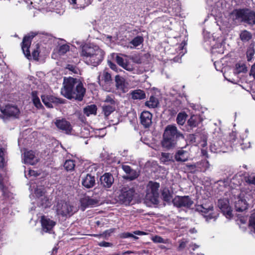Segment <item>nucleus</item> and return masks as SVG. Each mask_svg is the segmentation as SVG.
Returning <instances> with one entry per match:
<instances>
[{
	"mask_svg": "<svg viewBox=\"0 0 255 255\" xmlns=\"http://www.w3.org/2000/svg\"><path fill=\"white\" fill-rule=\"evenodd\" d=\"M131 98L133 100H142L146 98L144 92L140 89L134 90L130 92Z\"/></svg>",
	"mask_w": 255,
	"mask_h": 255,
	"instance_id": "412c9836",
	"label": "nucleus"
},
{
	"mask_svg": "<svg viewBox=\"0 0 255 255\" xmlns=\"http://www.w3.org/2000/svg\"><path fill=\"white\" fill-rule=\"evenodd\" d=\"M249 226L253 229V232L255 233V210L252 211L250 217Z\"/></svg>",
	"mask_w": 255,
	"mask_h": 255,
	"instance_id": "58836bf2",
	"label": "nucleus"
},
{
	"mask_svg": "<svg viewBox=\"0 0 255 255\" xmlns=\"http://www.w3.org/2000/svg\"><path fill=\"white\" fill-rule=\"evenodd\" d=\"M6 152V149L5 148L0 147V168H3L6 164L4 158Z\"/></svg>",
	"mask_w": 255,
	"mask_h": 255,
	"instance_id": "f704fd0d",
	"label": "nucleus"
},
{
	"mask_svg": "<svg viewBox=\"0 0 255 255\" xmlns=\"http://www.w3.org/2000/svg\"><path fill=\"white\" fill-rule=\"evenodd\" d=\"M250 73L255 78V63L252 66Z\"/></svg>",
	"mask_w": 255,
	"mask_h": 255,
	"instance_id": "680f3d73",
	"label": "nucleus"
},
{
	"mask_svg": "<svg viewBox=\"0 0 255 255\" xmlns=\"http://www.w3.org/2000/svg\"><path fill=\"white\" fill-rule=\"evenodd\" d=\"M43 198H44V200H45V203H42L41 204V205H42V206H44L45 207H46L47 206H48V205H49V202H48V200H47V199L45 197H43Z\"/></svg>",
	"mask_w": 255,
	"mask_h": 255,
	"instance_id": "69168bd1",
	"label": "nucleus"
},
{
	"mask_svg": "<svg viewBox=\"0 0 255 255\" xmlns=\"http://www.w3.org/2000/svg\"><path fill=\"white\" fill-rule=\"evenodd\" d=\"M75 166V164L73 160H67L64 164V167L67 171H73Z\"/></svg>",
	"mask_w": 255,
	"mask_h": 255,
	"instance_id": "c9c22d12",
	"label": "nucleus"
},
{
	"mask_svg": "<svg viewBox=\"0 0 255 255\" xmlns=\"http://www.w3.org/2000/svg\"><path fill=\"white\" fill-rule=\"evenodd\" d=\"M69 50V46L66 44H63L59 47V52L60 54L66 53Z\"/></svg>",
	"mask_w": 255,
	"mask_h": 255,
	"instance_id": "a18cd8bd",
	"label": "nucleus"
},
{
	"mask_svg": "<svg viewBox=\"0 0 255 255\" xmlns=\"http://www.w3.org/2000/svg\"><path fill=\"white\" fill-rule=\"evenodd\" d=\"M31 97L33 103L37 108L39 109L42 107L40 99L37 96V92L36 91L32 92Z\"/></svg>",
	"mask_w": 255,
	"mask_h": 255,
	"instance_id": "7c9ffc66",
	"label": "nucleus"
},
{
	"mask_svg": "<svg viewBox=\"0 0 255 255\" xmlns=\"http://www.w3.org/2000/svg\"><path fill=\"white\" fill-rule=\"evenodd\" d=\"M100 181L104 187L109 188L113 184L114 179L113 176H100Z\"/></svg>",
	"mask_w": 255,
	"mask_h": 255,
	"instance_id": "393cba45",
	"label": "nucleus"
},
{
	"mask_svg": "<svg viewBox=\"0 0 255 255\" xmlns=\"http://www.w3.org/2000/svg\"><path fill=\"white\" fill-rule=\"evenodd\" d=\"M218 206L224 214L228 216L232 215V211L229 205V202L227 200H220L218 202Z\"/></svg>",
	"mask_w": 255,
	"mask_h": 255,
	"instance_id": "6ab92c4d",
	"label": "nucleus"
},
{
	"mask_svg": "<svg viewBox=\"0 0 255 255\" xmlns=\"http://www.w3.org/2000/svg\"><path fill=\"white\" fill-rule=\"evenodd\" d=\"M135 195V190L128 187H124L117 197V201L121 204L128 205Z\"/></svg>",
	"mask_w": 255,
	"mask_h": 255,
	"instance_id": "423d86ee",
	"label": "nucleus"
},
{
	"mask_svg": "<svg viewBox=\"0 0 255 255\" xmlns=\"http://www.w3.org/2000/svg\"><path fill=\"white\" fill-rule=\"evenodd\" d=\"M56 211L58 215L62 217H70L73 214V206L68 202L61 201L57 203Z\"/></svg>",
	"mask_w": 255,
	"mask_h": 255,
	"instance_id": "1a4fd4ad",
	"label": "nucleus"
},
{
	"mask_svg": "<svg viewBox=\"0 0 255 255\" xmlns=\"http://www.w3.org/2000/svg\"><path fill=\"white\" fill-rule=\"evenodd\" d=\"M0 111L1 115L0 118L3 120L9 118H18L20 114L19 109L17 106L8 104L4 107H0Z\"/></svg>",
	"mask_w": 255,
	"mask_h": 255,
	"instance_id": "6e6552de",
	"label": "nucleus"
},
{
	"mask_svg": "<svg viewBox=\"0 0 255 255\" xmlns=\"http://www.w3.org/2000/svg\"><path fill=\"white\" fill-rule=\"evenodd\" d=\"M158 104L159 101L158 99L153 96H151L149 100L147 101L145 103V106L149 108H155L158 106Z\"/></svg>",
	"mask_w": 255,
	"mask_h": 255,
	"instance_id": "bb28decb",
	"label": "nucleus"
},
{
	"mask_svg": "<svg viewBox=\"0 0 255 255\" xmlns=\"http://www.w3.org/2000/svg\"><path fill=\"white\" fill-rule=\"evenodd\" d=\"M111 245V244L108 242H102L99 243V246L100 247H108Z\"/></svg>",
	"mask_w": 255,
	"mask_h": 255,
	"instance_id": "bf43d9fd",
	"label": "nucleus"
},
{
	"mask_svg": "<svg viewBox=\"0 0 255 255\" xmlns=\"http://www.w3.org/2000/svg\"><path fill=\"white\" fill-rule=\"evenodd\" d=\"M243 21L253 25L255 24V12L249 9H244Z\"/></svg>",
	"mask_w": 255,
	"mask_h": 255,
	"instance_id": "a211bd4d",
	"label": "nucleus"
},
{
	"mask_svg": "<svg viewBox=\"0 0 255 255\" xmlns=\"http://www.w3.org/2000/svg\"><path fill=\"white\" fill-rule=\"evenodd\" d=\"M172 202L177 207L190 208L193 201L188 196H177L172 200Z\"/></svg>",
	"mask_w": 255,
	"mask_h": 255,
	"instance_id": "9d476101",
	"label": "nucleus"
},
{
	"mask_svg": "<svg viewBox=\"0 0 255 255\" xmlns=\"http://www.w3.org/2000/svg\"><path fill=\"white\" fill-rule=\"evenodd\" d=\"M159 187L160 185L158 183L152 181L149 182L147 185L146 199L155 205H157L159 203Z\"/></svg>",
	"mask_w": 255,
	"mask_h": 255,
	"instance_id": "39448f33",
	"label": "nucleus"
},
{
	"mask_svg": "<svg viewBox=\"0 0 255 255\" xmlns=\"http://www.w3.org/2000/svg\"><path fill=\"white\" fill-rule=\"evenodd\" d=\"M122 67L128 71H131L133 70L132 66L130 65H129L127 62Z\"/></svg>",
	"mask_w": 255,
	"mask_h": 255,
	"instance_id": "13d9d810",
	"label": "nucleus"
},
{
	"mask_svg": "<svg viewBox=\"0 0 255 255\" xmlns=\"http://www.w3.org/2000/svg\"><path fill=\"white\" fill-rule=\"evenodd\" d=\"M105 104H109L110 105H113L116 106L115 102L114 99L110 96H107L105 100Z\"/></svg>",
	"mask_w": 255,
	"mask_h": 255,
	"instance_id": "8fccbe9b",
	"label": "nucleus"
},
{
	"mask_svg": "<svg viewBox=\"0 0 255 255\" xmlns=\"http://www.w3.org/2000/svg\"><path fill=\"white\" fill-rule=\"evenodd\" d=\"M245 180L250 185H255V176H245Z\"/></svg>",
	"mask_w": 255,
	"mask_h": 255,
	"instance_id": "de8ad7c7",
	"label": "nucleus"
},
{
	"mask_svg": "<svg viewBox=\"0 0 255 255\" xmlns=\"http://www.w3.org/2000/svg\"><path fill=\"white\" fill-rule=\"evenodd\" d=\"M80 55L87 64L97 66L103 60L104 53L98 46L85 45L82 47Z\"/></svg>",
	"mask_w": 255,
	"mask_h": 255,
	"instance_id": "f03ea898",
	"label": "nucleus"
},
{
	"mask_svg": "<svg viewBox=\"0 0 255 255\" xmlns=\"http://www.w3.org/2000/svg\"><path fill=\"white\" fill-rule=\"evenodd\" d=\"M244 9H235L230 13V18L236 22L243 21Z\"/></svg>",
	"mask_w": 255,
	"mask_h": 255,
	"instance_id": "aec40b11",
	"label": "nucleus"
},
{
	"mask_svg": "<svg viewBox=\"0 0 255 255\" xmlns=\"http://www.w3.org/2000/svg\"><path fill=\"white\" fill-rule=\"evenodd\" d=\"M254 53L255 51L253 49H250L248 50V51L247 52V55L248 61H251L252 60V57L254 55Z\"/></svg>",
	"mask_w": 255,
	"mask_h": 255,
	"instance_id": "864d4df0",
	"label": "nucleus"
},
{
	"mask_svg": "<svg viewBox=\"0 0 255 255\" xmlns=\"http://www.w3.org/2000/svg\"><path fill=\"white\" fill-rule=\"evenodd\" d=\"M114 231V229H111L110 230H107L105 232H104L103 234V237L106 238L107 237H109L110 236L111 233H113Z\"/></svg>",
	"mask_w": 255,
	"mask_h": 255,
	"instance_id": "6e6d98bb",
	"label": "nucleus"
},
{
	"mask_svg": "<svg viewBox=\"0 0 255 255\" xmlns=\"http://www.w3.org/2000/svg\"><path fill=\"white\" fill-rule=\"evenodd\" d=\"M240 38L243 41H248L251 38V35L250 32L245 30L240 34Z\"/></svg>",
	"mask_w": 255,
	"mask_h": 255,
	"instance_id": "ea45409f",
	"label": "nucleus"
},
{
	"mask_svg": "<svg viewBox=\"0 0 255 255\" xmlns=\"http://www.w3.org/2000/svg\"><path fill=\"white\" fill-rule=\"evenodd\" d=\"M66 69L72 71L74 73H77L78 69L76 66L71 64H68L66 66Z\"/></svg>",
	"mask_w": 255,
	"mask_h": 255,
	"instance_id": "603ef678",
	"label": "nucleus"
},
{
	"mask_svg": "<svg viewBox=\"0 0 255 255\" xmlns=\"http://www.w3.org/2000/svg\"><path fill=\"white\" fill-rule=\"evenodd\" d=\"M203 141L204 143L203 144V146L205 147L207 145V136L205 134L203 135Z\"/></svg>",
	"mask_w": 255,
	"mask_h": 255,
	"instance_id": "338daca9",
	"label": "nucleus"
},
{
	"mask_svg": "<svg viewBox=\"0 0 255 255\" xmlns=\"http://www.w3.org/2000/svg\"><path fill=\"white\" fill-rule=\"evenodd\" d=\"M117 63L121 67H123L126 62H124V59L121 56L117 55L116 57Z\"/></svg>",
	"mask_w": 255,
	"mask_h": 255,
	"instance_id": "3c124183",
	"label": "nucleus"
},
{
	"mask_svg": "<svg viewBox=\"0 0 255 255\" xmlns=\"http://www.w3.org/2000/svg\"><path fill=\"white\" fill-rule=\"evenodd\" d=\"M41 99L44 105L48 108L53 107L52 103L54 102V98L49 95H43Z\"/></svg>",
	"mask_w": 255,
	"mask_h": 255,
	"instance_id": "cd10ccee",
	"label": "nucleus"
},
{
	"mask_svg": "<svg viewBox=\"0 0 255 255\" xmlns=\"http://www.w3.org/2000/svg\"><path fill=\"white\" fill-rule=\"evenodd\" d=\"M152 115L148 111L141 113L140 119L141 125L145 128H149L152 124Z\"/></svg>",
	"mask_w": 255,
	"mask_h": 255,
	"instance_id": "4468645a",
	"label": "nucleus"
},
{
	"mask_svg": "<svg viewBox=\"0 0 255 255\" xmlns=\"http://www.w3.org/2000/svg\"><path fill=\"white\" fill-rule=\"evenodd\" d=\"M160 159L161 162L166 163L168 161L172 160V156L169 153L162 152Z\"/></svg>",
	"mask_w": 255,
	"mask_h": 255,
	"instance_id": "e433bc0d",
	"label": "nucleus"
},
{
	"mask_svg": "<svg viewBox=\"0 0 255 255\" xmlns=\"http://www.w3.org/2000/svg\"><path fill=\"white\" fill-rule=\"evenodd\" d=\"M35 194L38 197H41V199H43V195L44 194V192L42 190H41L40 189H36L35 190Z\"/></svg>",
	"mask_w": 255,
	"mask_h": 255,
	"instance_id": "5fc2aeb1",
	"label": "nucleus"
},
{
	"mask_svg": "<svg viewBox=\"0 0 255 255\" xmlns=\"http://www.w3.org/2000/svg\"><path fill=\"white\" fill-rule=\"evenodd\" d=\"M108 64L109 66L112 69L114 70H117V65L115 64L111 61L108 62Z\"/></svg>",
	"mask_w": 255,
	"mask_h": 255,
	"instance_id": "052dcab7",
	"label": "nucleus"
},
{
	"mask_svg": "<svg viewBox=\"0 0 255 255\" xmlns=\"http://www.w3.org/2000/svg\"><path fill=\"white\" fill-rule=\"evenodd\" d=\"M190 140L194 142H196V135L194 134H190L189 135Z\"/></svg>",
	"mask_w": 255,
	"mask_h": 255,
	"instance_id": "e2e57ef3",
	"label": "nucleus"
},
{
	"mask_svg": "<svg viewBox=\"0 0 255 255\" xmlns=\"http://www.w3.org/2000/svg\"><path fill=\"white\" fill-rule=\"evenodd\" d=\"M103 165L99 166L96 164H94L89 167V169L91 170L92 172L94 170V172L93 173V174L99 175L103 173Z\"/></svg>",
	"mask_w": 255,
	"mask_h": 255,
	"instance_id": "72a5a7b5",
	"label": "nucleus"
},
{
	"mask_svg": "<svg viewBox=\"0 0 255 255\" xmlns=\"http://www.w3.org/2000/svg\"><path fill=\"white\" fill-rule=\"evenodd\" d=\"M85 93L86 89L80 80L70 77L64 78L61 90V93L64 97L68 99L81 101Z\"/></svg>",
	"mask_w": 255,
	"mask_h": 255,
	"instance_id": "f257e3e1",
	"label": "nucleus"
},
{
	"mask_svg": "<svg viewBox=\"0 0 255 255\" xmlns=\"http://www.w3.org/2000/svg\"><path fill=\"white\" fill-rule=\"evenodd\" d=\"M98 82L100 85L104 86L103 83L105 85L111 86L113 83V79L112 78L111 74L107 70H104L98 77Z\"/></svg>",
	"mask_w": 255,
	"mask_h": 255,
	"instance_id": "ddd939ff",
	"label": "nucleus"
},
{
	"mask_svg": "<svg viewBox=\"0 0 255 255\" xmlns=\"http://www.w3.org/2000/svg\"><path fill=\"white\" fill-rule=\"evenodd\" d=\"M184 138L183 134L177 130L176 127L168 125L163 134L162 146L167 149H172L176 146L178 139Z\"/></svg>",
	"mask_w": 255,
	"mask_h": 255,
	"instance_id": "7ed1b4c3",
	"label": "nucleus"
},
{
	"mask_svg": "<svg viewBox=\"0 0 255 255\" xmlns=\"http://www.w3.org/2000/svg\"><path fill=\"white\" fill-rule=\"evenodd\" d=\"M103 112L106 117L109 116L116 110V106L104 104L102 107Z\"/></svg>",
	"mask_w": 255,
	"mask_h": 255,
	"instance_id": "c756f323",
	"label": "nucleus"
},
{
	"mask_svg": "<svg viewBox=\"0 0 255 255\" xmlns=\"http://www.w3.org/2000/svg\"><path fill=\"white\" fill-rule=\"evenodd\" d=\"M200 117L197 115H193L188 121V124L190 128H193L197 127L201 123Z\"/></svg>",
	"mask_w": 255,
	"mask_h": 255,
	"instance_id": "5701e85b",
	"label": "nucleus"
},
{
	"mask_svg": "<svg viewBox=\"0 0 255 255\" xmlns=\"http://www.w3.org/2000/svg\"><path fill=\"white\" fill-rule=\"evenodd\" d=\"M36 35V33L34 32H30L28 35L25 36L22 42L21 48L23 51V53L25 57L30 59L32 56L33 59L35 60H38V57L39 52L38 51V48L37 47L36 49H34L32 52V55H30L29 51V47L31 44V40L32 38Z\"/></svg>",
	"mask_w": 255,
	"mask_h": 255,
	"instance_id": "20e7f679",
	"label": "nucleus"
},
{
	"mask_svg": "<svg viewBox=\"0 0 255 255\" xmlns=\"http://www.w3.org/2000/svg\"><path fill=\"white\" fill-rule=\"evenodd\" d=\"M215 147H216V145L215 144H212L211 145V150L213 152H217L218 151V148H216Z\"/></svg>",
	"mask_w": 255,
	"mask_h": 255,
	"instance_id": "0e129e2a",
	"label": "nucleus"
},
{
	"mask_svg": "<svg viewBox=\"0 0 255 255\" xmlns=\"http://www.w3.org/2000/svg\"><path fill=\"white\" fill-rule=\"evenodd\" d=\"M5 185L3 183V176H0V189L2 190L3 192H4L5 190Z\"/></svg>",
	"mask_w": 255,
	"mask_h": 255,
	"instance_id": "4d7b16f0",
	"label": "nucleus"
},
{
	"mask_svg": "<svg viewBox=\"0 0 255 255\" xmlns=\"http://www.w3.org/2000/svg\"><path fill=\"white\" fill-rule=\"evenodd\" d=\"M186 170L191 173H195L196 171L198 170V168L194 164H187L186 165Z\"/></svg>",
	"mask_w": 255,
	"mask_h": 255,
	"instance_id": "c03bdc74",
	"label": "nucleus"
},
{
	"mask_svg": "<svg viewBox=\"0 0 255 255\" xmlns=\"http://www.w3.org/2000/svg\"><path fill=\"white\" fill-rule=\"evenodd\" d=\"M196 210L202 213L207 222L212 220L215 221L217 218L218 214L214 212V207L212 204L197 205Z\"/></svg>",
	"mask_w": 255,
	"mask_h": 255,
	"instance_id": "0eeeda50",
	"label": "nucleus"
},
{
	"mask_svg": "<svg viewBox=\"0 0 255 255\" xmlns=\"http://www.w3.org/2000/svg\"><path fill=\"white\" fill-rule=\"evenodd\" d=\"M190 247L192 248V250L195 251L196 249L198 248L199 247V246L194 244H191L190 245Z\"/></svg>",
	"mask_w": 255,
	"mask_h": 255,
	"instance_id": "774afa93",
	"label": "nucleus"
},
{
	"mask_svg": "<svg viewBox=\"0 0 255 255\" xmlns=\"http://www.w3.org/2000/svg\"><path fill=\"white\" fill-rule=\"evenodd\" d=\"M55 125L57 128L66 134H70L72 130V126L70 123L64 119H56Z\"/></svg>",
	"mask_w": 255,
	"mask_h": 255,
	"instance_id": "9b49d317",
	"label": "nucleus"
},
{
	"mask_svg": "<svg viewBox=\"0 0 255 255\" xmlns=\"http://www.w3.org/2000/svg\"><path fill=\"white\" fill-rule=\"evenodd\" d=\"M189 154L183 149L179 150L175 155V158L177 161L184 162L188 160Z\"/></svg>",
	"mask_w": 255,
	"mask_h": 255,
	"instance_id": "4be33fe9",
	"label": "nucleus"
},
{
	"mask_svg": "<svg viewBox=\"0 0 255 255\" xmlns=\"http://www.w3.org/2000/svg\"><path fill=\"white\" fill-rule=\"evenodd\" d=\"M147 233L140 231H135L133 232V234L130 233L128 232H126L122 234L121 237L123 238H132L135 240H137L138 239V237L137 236H134L135 235H138V236H142V235H145Z\"/></svg>",
	"mask_w": 255,
	"mask_h": 255,
	"instance_id": "b1692460",
	"label": "nucleus"
},
{
	"mask_svg": "<svg viewBox=\"0 0 255 255\" xmlns=\"http://www.w3.org/2000/svg\"><path fill=\"white\" fill-rule=\"evenodd\" d=\"M80 203L82 210L84 211L87 207H92L97 206L99 201L95 198H90L89 196H85L81 198Z\"/></svg>",
	"mask_w": 255,
	"mask_h": 255,
	"instance_id": "f8f14e48",
	"label": "nucleus"
},
{
	"mask_svg": "<svg viewBox=\"0 0 255 255\" xmlns=\"http://www.w3.org/2000/svg\"><path fill=\"white\" fill-rule=\"evenodd\" d=\"M176 121L179 125H183L186 121V116L182 113H179Z\"/></svg>",
	"mask_w": 255,
	"mask_h": 255,
	"instance_id": "79ce46f5",
	"label": "nucleus"
},
{
	"mask_svg": "<svg viewBox=\"0 0 255 255\" xmlns=\"http://www.w3.org/2000/svg\"><path fill=\"white\" fill-rule=\"evenodd\" d=\"M97 107L95 105H91L87 106L84 109V113L87 116L91 114H96L97 112Z\"/></svg>",
	"mask_w": 255,
	"mask_h": 255,
	"instance_id": "2f4dec72",
	"label": "nucleus"
},
{
	"mask_svg": "<svg viewBox=\"0 0 255 255\" xmlns=\"http://www.w3.org/2000/svg\"><path fill=\"white\" fill-rule=\"evenodd\" d=\"M247 202L246 199H243V196L240 194L235 202V207L238 212H243L247 209Z\"/></svg>",
	"mask_w": 255,
	"mask_h": 255,
	"instance_id": "f3484780",
	"label": "nucleus"
},
{
	"mask_svg": "<svg viewBox=\"0 0 255 255\" xmlns=\"http://www.w3.org/2000/svg\"><path fill=\"white\" fill-rule=\"evenodd\" d=\"M116 86L118 89H123L125 87V79L123 77L116 75L115 77Z\"/></svg>",
	"mask_w": 255,
	"mask_h": 255,
	"instance_id": "473e14b6",
	"label": "nucleus"
},
{
	"mask_svg": "<svg viewBox=\"0 0 255 255\" xmlns=\"http://www.w3.org/2000/svg\"><path fill=\"white\" fill-rule=\"evenodd\" d=\"M188 243V241L186 239H182L181 241H179V245L178 248V250L179 251H180L184 249L186 247V245Z\"/></svg>",
	"mask_w": 255,
	"mask_h": 255,
	"instance_id": "49530a36",
	"label": "nucleus"
},
{
	"mask_svg": "<svg viewBox=\"0 0 255 255\" xmlns=\"http://www.w3.org/2000/svg\"><path fill=\"white\" fill-rule=\"evenodd\" d=\"M102 155H104L105 156L104 160H105L108 163L110 164L115 161V157H113L112 154L110 155L107 153H102Z\"/></svg>",
	"mask_w": 255,
	"mask_h": 255,
	"instance_id": "37998d69",
	"label": "nucleus"
},
{
	"mask_svg": "<svg viewBox=\"0 0 255 255\" xmlns=\"http://www.w3.org/2000/svg\"><path fill=\"white\" fill-rule=\"evenodd\" d=\"M122 168L127 174H130V175H136L134 170L128 165H123Z\"/></svg>",
	"mask_w": 255,
	"mask_h": 255,
	"instance_id": "a19ab883",
	"label": "nucleus"
},
{
	"mask_svg": "<svg viewBox=\"0 0 255 255\" xmlns=\"http://www.w3.org/2000/svg\"><path fill=\"white\" fill-rule=\"evenodd\" d=\"M24 162L31 165H34L39 161V158L32 150L26 151L24 152Z\"/></svg>",
	"mask_w": 255,
	"mask_h": 255,
	"instance_id": "dca6fc26",
	"label": "nucleus"
},
{
	"mask_svg": "<svg viewBox=\"0 0 255 255\" xmlns=\"http://www.w3.org/2000/svg\"><path fill=\"white\" fill-rule=\"evenodd\" d=\"M41 223L42 229L45 232H50L56 224L54 221L45 216L41 217Z\"/></svg>",
	"mask_w": 255,
	"mask_h": 255,
	"instance_id": "2eb2a0df",
	"label": "nucleus"
},
{
	"mask_svg": "<svg viewBox=\"0 0 255 255\" xmlns=\"http://www.w3.org/2000/svg\"><path fill=\"white\" fill-rule=\"evenodd\" d=\"M143 42V38L142 36H137L134 37L129 43L133 45V47H135L140 45Z\"/></svg>",
	"mask_w": 255,
	"mask_h": 255,
	"instance_id": "4c0bfd02",
	"label": "nucleus"
},
{
	"mask_svg": "<svg viewBox=\"0 0 255 255\" xmlns=\"http://www.w3.org/2000/svg\"><path fill=\"white\" fill-rule=\"evenodd\" d=\"M95 183V176H86L82 181L83 185L87 188L92 187Z\"/></svg>",
	"mask_w": 255,
	"mask_h": 255,
	"instance_id": "a878e982",
	"label": "nucleus"
},
{
	"mask_svg": "<svg viewBox=\"0 0 255 255\" xmlns=\"http://www.w3.org/2000/svg\"><path fill=\"white\" fill-rule=\"evenodd\" d=\"M152 241L155 243H165V240L160 236H155L152 237Z\"/></svg>",
	"mask_w": 255,
	"mask_h": 255,
	"instance_id": "09e8293b",
	"label": "nucleus"
},
{
	"mask_svg": "<svg viewBox=\"0 0 255 255\" xmlns=\"http://www.w3.org/2000/svg\"><path fill=\"white\" fill-rule=\"evenodd\" d=\"M163 200L166 202H170L172 199V192L167 188H164L161 191Z\"/></svg>",
	"mask_w": 255,
	"mask_h": 255,
	"instance_id": "c85d7f7f",
	"label": "nucleus"
}]
</instances>
